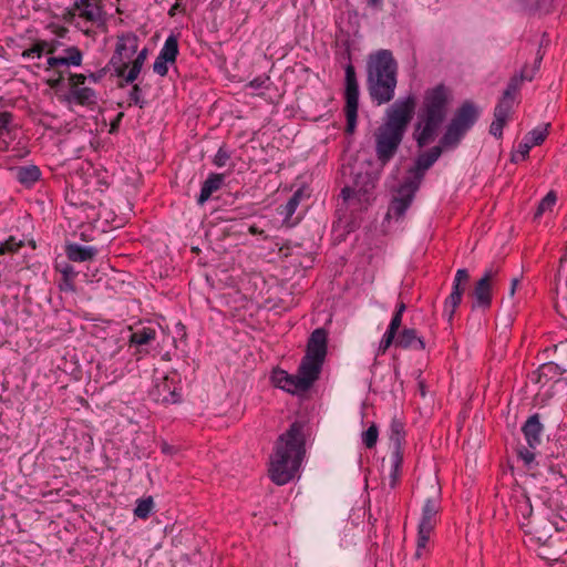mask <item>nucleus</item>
Returning <instances> with one entry per match:
<instances>
[{"instance_id":"1","label":"nucleus","mask_w":567,"mask_h":567,"mask_svg":"<svg viewBox=\"0 0 567 567\" xmlns=\"http://www.w3.org/2000/svg\"><path fill=\"white\" fill-rule=\"evenodd\" d=\"M306 427L305 421L296 420L275 442L269 477L276 485L289 483L299 471L306 454Z\"/></svg>"},{"instance_id":"2","label":"nucleus","mask_w":567,"mask_h":567,"mask_svg":"<svg viewBox=\"0 0 567 567\" xmlns=\"http://www.w3.org/2000/svg\"><path fill=\"white\" fill-rule=\"evenodd\" d=\"M415 107L416 99L413 94H410L398 99L386 109L384 122L374 132L375 154L383 164L396 154L413 118Z\"/></svg>"},{"instance_id":"3","label":"nucleus","mask_w":567,"mask_h":567,"mask_svg":"<svg viewBox=\"0 0 567 567\" xmlns=\"http://www.w3.org/2000/svg\"><path fill=\"white\" fill-rule=\"evenodd\" d=\"M449 95V89L443 83L425 91L413 132L419 147H424L436 138L440 127L446 120Z\"/></svg>"},{"instance_id":"4","label":"nucleus","mask_w":567,"mask_h":567,"mask_svg":"<svg viewBox=\"0 0 567 567\" xmlns=\"http://www.w3.org/2000/svg\"><path fill=\"white\" fill-rule=\"evenodd\" d=\"M422 179H399L389 186V204L388 210L383 218V224L390 223L391 219L401 221L412 206L415 195L420 189Z\"/></svg>"},{"instance_id":"5","label":"nucleus","mask_w":567,"mask_h":567,"mask_svg":"<svg viewBox=\"0 0 567 567\" xmlns=\"http://www.w3.org/2000/svg\"><path fill=\"white\" fill-rule=\"evenodd\" d=\"M520 431L527 445H520L516 450L517 457L523 461L527 471H537L540 461L537 460V453L535 451L542 445L545 432L542 414L536 412L529 415L523 423Z\"/></svg>"},{"instance_id":"6","label":"nucleus","mask_w":567,"mask_h":567,"mask_svg":"<svg viewBox=\"0 0 567 567\" xmlns=\"http://www.w3.org/2000/svg\"><path fill=\"white\" fill-rule=\"evenodd\" d=\"M480 109L472 101H465L455 111L440 143L445 148L456 147L466 132L477 122Z\"/></svg>"},{"instance_id":"7","label":"nucleus","mask_w":567,"mask_h":567,"mask_svg":"<svg viewBox=\"0 0 567 567\" xmlns=\"http://www.w3.org/2000/svg\"><path fill=\"white\" fill-rule=\"evenodd\" d=\"M435 488L434 493L429 496L422 507L421 518L417 525V540L415 558H421L423 549L430 539L431 533L434 530L441 512V487L432 486Z\"/></svg>"},{"instance_id":"8","label":"nucleus","mask_w":567,"mask_h":567,"mask_svg":"<svg viewBox=\"0 0 567 567\" xmlns=\"http://www.w3.org/2000/svg\"><path fill=\"white\" fill-rule=\"evenodd\" d=\"M344 115L347 120L346 133L353 134L357 127L359 109V83L355 69L352 63L344 68Z\"/></svg>"},{"instance_id":"9","label":"nucleus","mask_w":567,"mask_h":567,"mask_svg":"<svg viewBox=\"0 0 567 567\" xmlns=\"http://www.w3.org/2000/svg\"><path fill=\"white\" fill-rule=\"evenodd\" d=\"M377 179H353V185L344 186L340 197L347 207L358 205L359 210L365 212L377 198Z\"/></svg>"},{"instance_id":"10","label":"nucleus","mask_w":567,"mask_h":567,"mask_svg":"<svg viewBox=\"0 0 567 567\" xmlns=\"http://www.w3.org/2000/svg\"><path fill=\"white\" fill-rule=\"evenodd\" d=\"M499 272L501 267L494 265L484 270L482 277L475 282L473 290L470 292V297L473 298L471 306L472 310L480 309L482 311H486L492 307V284L497 278Z\"/></svg>"},{"instance_id":"11","label":"nucleus","mask_w":567,"mask_h":567,"mask_svg":"<svg viewBox=\"0 0 567 567\" xmlns=\"http://www.w3.org/2000/svg\"><path fill=\"white\" fill-rule=\"evenodd\" d=\"M398 62L392 52L386 49H380L368 55L367 59V79H391L398 78Z\"/></svg>"},{"instance_id":"12","label":"nucleus","mask_w":567,"mask_h":567,"mask_svg":"<svg viewBox=\"0 0 567 567\" xmlns=\"http://www.w3.org/2000/svg\"><path fill=\"white\" fill-rule=\"evenodd\" d=\"M151 396L157 403L164 405L178 404L183 401L181 377L176 372L165 374L157 379Z\"/></svg>"},{"instance_id":"13","label":"nucleus","mask_w":567,"mask_h":567,"mask_svg":"<svg viewBox=\"0 0 567 567\" xmlns=\"http://www.w3.org/2000/svg\"><path fill=\"white\" fill-rule=\"evenodd\" d=\"M324 360L303 355L297 370L299 389L308 392L319 380Z\"/></svg>"},{"instance_id":"14","label":"nucleus","mask_w":567,"mask_h":567,"mask_svg":"<svg viewBox=\"0 0 567 567\" xmlns=\"http://www.w3.org/2000/svg\"><path fill=\"white\" fill-rule=\"evenodd\" d=\"M324 360L303 355L297 370L299 389L308 392L319 380Z\"/></svg>"},{"instance_id":"15","label":"nucleus","mask_w":567,"mask_h":567,"mask_svg":"<svg viewBox=\"0 0 567 567\" xmlns=\"http://www.w3.org/2000/svg\"><path fill=\"white\" fill-rule=\"evenodd\" d=\"M398 84V78L391 79H379L375 78L367 79V89L372 102L377 105L386 104L393 100L395 95V89Z\"/></svg>"},{"instance_id":"16","label":"nucleus","mask_w":567,"mask_h":567,"mask_svg":"<svg viewBox=\"0 0 567 567\" xmlns=\"http://www.w3.org/2000/svg\"><path fill=\"white\" fill-rule=\"evenodd\" d=\"M156 337L157 330L152 326H138L135 329L131 328L128 348L134 349V355H145L150 353Z\"/></svg>"},{"instance_id":"17","label":"nucleus","mask_w":567,"mask_h":567,"mask_svg":"<svg viewBox=\"0 0 567 567\" xmlns=\"http://www.w3.org/2000/svg\"><path fill=\"white\" fill-rule=\"evenodd\" d=\"M328 353V331L324 328L315 329L308 338L306 355L326 360Z\"/></svg>"},{"instance_id":"18","label":"nucleus","mask_w":567,"mask_h":567,"mask_svg":"<svg viewBox=\"0 0 567 567\" xmlns=\"http://www.w3.org/2000/svg\"><path fill=\"white\" fill-rule=\"evenodd\" d=\"M311 192L309 185L305 183L293 192L285 205L278 207V213L280 216H284L285 223L290 220L302 200L310 198Z\"/></svg>"},{"instance_id":"19","label":"nucleus","mask_w":567,"mask_h":567,"mask_svg":"<svg viewBox=\"0 0 567 567\" xmlns=\"http://www.w3.org/2000/svg\"><path fill=\"white\" fill-rule=\"evenodd\" d=\"M101 186L109 187V183L106 179H72L70 184H68L66 187H70L72 193H79V199L80 204L84 205L86 203L85 198H80V196L83 194L85 197H90L93 195L94 192H103V188H100Z\"/></svg>"},{"instance_id":"20","label":"nucleus","mask_w":567,"mask_h":567,"mask_svg":"<svg viewBox=\"0 0 567 567\" xmlns=\"http://www.w3.org/2000/svg\"><path fill=\"white\" fill-rule=\"evenodd\" d=\"M271 381L275 386L291 393V394H302L306 393L305 390L299 389V382L297 374H290L285 370L275 369L271 373Z\"/></svg>"},{"instance_id":"21","label":"nucleus","mask_w":567,"mask_h":567,"mask_svg":"<svg viewBox=\"0 0 567 567\" xmlns=\"http://www.w3.org/2000/svg\"><path fill=\"white\" fill-rule=\"evenodd\" d=\"M444 146L441 143L432 148L419 154L415 159L412 172L415 174L414 177L422 176L441 156Z\"/></svg>"},{"instance_id":"22","label":"nucleus","mask_w":567,"mask_h":567,"mask_svg":"<svg viewBox=\"0 0 567 567\" xmlns=\"http://www.w3.org/2000/svg\"><path fill=\"white\" fill-rule=\"evenodd\" d=\"M395 347L401 349L424 350L425 341L423 337L417 336L414 328H403L398 334Z\"/></svg>"},{"instance_id":"23","label":"nucleus","mask_w":567,"mask_h":567,"mask_svg":"<svg viewBox=\"0 0 567 567\" xmlns=\"http://www.w3.org/2000/svg\"><path fill=\"white\" fill-rule=\"evenodd\" d=\"M565 369L555 362H546L533 372L532 380L536 383L545 385L549 381L558 380L559 375L565 373Z\"/></svg>"},{"instance_id":"24","label":"nucleus","mask_w":567,"mask_h":567,"mask_svg":"<svg viewBox=\"0 0 567 567\" xmlns=\"http://www.w3.org/2000/svg\"><path fill=\"white\" fill-rule=\"evenodd\" d=\"M406 432L404 423L398 417H393L390 423L389 439L392 444V454H403Z\"/></svg>"},{"instance_id":"25","label":"nucleus","mask_w":567,"mask_h":567,"mask_svg":"<svg viewBox=\"0 0 567 567\" xmlns=\"http://www.w3.org/2000/svg\"><path fill=\"white\" fill-rule=\"evenodd\" d=\"M99 254V249L93 246H82L80 244H68L65 246V255L69 260L83 262L94 259Z\"/></svg>"},{"instance_id":"26","label":"nucleus","mask_w":567,"mask_h":567,"mask_svg":"<svg viewBox=\"0 0 567 567\" xmlns=\"http://www.w3.org/2000/svg\"><path fill=\"white\" fill-rule=\"evenodd\" d=\"M138 41L140 39L135 33H123L117 37V42L114 51H116L118 55H122V58L127 60L137 52Z\"/></svg>"},{"instance_id":"27","label":"nucleus","mask_w":567,"mask_h":567,"mask_svg":"<svg viewBox=\"0 0 567 567\" xmlns=\"http://www.w3.org/2000/svg\"><path fill=\"white\" fill-rule=\"evenodd\" d=\"M55 269L62 275L59 281V289L65 292H74L76 290L74 278L78 275V271H75L74 267L71 264L64 261L56 262Z\"/></svg>"},{"instance_id":"28","label":"nucleus","mask_w":567,"mask_h":567,"mask_svg":"<svg viewBox=\"0 0 567 567\" xmlns=\"http://www.w3.org/2000/svg\"><path fill=\"white\" fill-rule=\"evenodd\" d=\"M65 101L75 102L82 106L93 107L96 105V93L91 87H79L71 90L69 95L65 96Z\"/></svg>"},{"instance_id":"29","label":"nucleus","mask_w":567,"mask_h":567,"mask_svg":"<svg viewBox=\"0 0 567 567\" xmlns=\"http://www.w3.org/2000/svg\"><path fill=\"white\" fill-rule=\"evenodd\" d=\"M532 81L533 80V74H528V68L527 65H525L522 71H520V74L517 75H513L508 83H507V86L505 89V91L503 92V97H508L513 101L516 100V96L520 90V85H522V82L523 81Z\"/></svg>"},{"instance_id":"30","label":"nucleus","mask_w":567,"mask_h":567,"mask_svg":"<svg viewBox=\"0 0 567 567\" xmlns=\"http://www.w3.org/2000/svg\"><path fill=\"white\" fill-rule=\"evenodd\" d=\"M224 186V179H205L202 184L199 195L196 198V203L203 206L209 199H215L214 194Z\"/></svg>"},{"instance_id":"31","label":"nucleus","mask_w":567,"mask_h":567,"mask_svg":"<svg viewBox=\"0 0 567 567\" xmlns=\"http://www.w3.org/2000/svg\"><path fill=\"white\" fill-rule=\"evenodd\" d=\"M147 54L148 49L144 48L137 53L136 58L132 61L131 66H128L127 69L128 71H126L124 75V82L126 84H132L134 83V81L137 80L142 71V68L147 59Z\"/></svg>"},{"instance_id":"32","label":"nucleus","mask_w":567,"mask_h":567,"mask_svg":"<svg viewBox=\"0 0 567 567\" xmlns=\"http://www.w3.org/2000/svg\"><path fill=\"white\" fill-rule=\"evenodd\" d=\"M102 0H90L83 4V9L78 10L79 17L90 22H97L102 19Z\"/></svg>"},{"instance_id":"33","label":"nucleus","mask_w":567,"mask_h":567,"mask_svg":"<svg viewBox=\"0 0 567 567\" xmlns=\"http://www.w3.org/2000/svg\"><path fill=\"white\" fill-rule=\"evenodd\" d=\"M161 59L174 63L178 55V40L175 35H169L159 51Z\"/></svg>"},{"instance_id":"34","label":"nucleus","mask_w":567,"mask_h":567,"mask_svg":"<svg viewBox=\"0 0 567 567\" xmlns=\"http://www.w3.org/2000/svg\"><path fill=\"white\" fill-rule=\"evenodd\" d=\"M391 457L392 466L390 472L389 486L391 489H394L400 482L403 465V454H392Z\"/></svg>"},{"instance_id":"35","label":"nucleus","mask_w":567,"mask_h":567,"mask_svg":"<svg viewBox=\"0 0 567 567\" xmlns=\"http://www.w3.org/2000/svg\"><path fill=\"white\" fill-rule=\"evenodd\" d=\"M153 508L154 499L152 496L138 498L134 508V515L140 519H147Z\"/></svg>"},{"instance_id":"36","label":"nucleus","mask_w":567,"mask_h":567,"mask_svg":"<svg viewBox=\"0 0 567 567\" xmlns=\"http://www.w3.org/2000/svg\"><path fill=\"white\" fill-rule=\"evenodd\" d=\"M549 126H550V124H546L543 127H536V128L532 130L530 132H528L525 135L524 140L530 146L540 145L546 140V137L548 135V127Z\"/></svg>"},{"instance_id":"37","label":"nucleus","mask_w":567,"mask_h":567,"mask_svg":"<svg viewBox=\"0 0 567 567\" xmlns=\"http://www.w3.org/2000/svg\"><path fill=\"white\" fill-rule=\"evenodd\" d=\"M557 195L555 190H549L546 196L538 203L534 214V219H538L546 210H551L556 204Z\"/></svg>"},{"instance_id":"38","label":"nucleus","mask_w":567,"mask_h":567,"mask_svg":"<svg viewBox=\"0 0 567 567\" xmlns=\"http://www.w3.org/2000/svg\"><path fill=\"white\" fill-rule=\"evenodd\" d=\"M463 295L451 292L444 301V313L447 315V319L452 322L456 308L461 305Z\"/></svg>"},{"instance_id":"39","label":"nucleus","mask_w":567,"mask_h":567,"mask_svg":"<svg viewBox=\"0 0 567 567\" xmlns=\"http://www.w3.org/2000/svg\"><path fill=\"white\" fill-rule=\"evenodd\" d=\"M213 163L218 168H225L231 166V152L226 146V144H223L215 155Z\"/></svg>"},{"instance_id":"40","label":"nucleus","mask_w":567,"mask_h":567,"mask_svg":"<svg viewBox=\"0 0 567 567\" xmlns=\"http://www.w3.org/2000/svg\"><path fill=\"white\" fill-rule=\"evenodd\" d=\"M13 177H40L41 171L37 165L14 166L10 168Z\"/></svg>"},{"instance_id":"41","label":"nucleus","mask_w":567,"mask_h":567,"mask_svg":"<svg viewBox=\"0 0 567 567\" xmlns=\"http://www.w3.org/2000/svg\"><path fill=\"white\" fill-rule=\"evenodd\" d=\"M514 102L515 101L508 97L502 96L494 109V116H501L502 118L508 121L513 110Z\"/></svg>"},{"instance_id":"42","label":"nucleus","mask_w":567,"mask_h":567,"mask_svg":"<svg viewBox=\"0 0 567 567\" xmlns=\"http://www.w3.org/2000/svg\"><path fill=\"white\" fill-rule=\"evenodd\" d=\"M126 59L122 58V55H118L116 51H114L109 65H112L114 68V74L117 78H122L124 80L125 72L127 71L130 63L125 61Z\"/></svg>"},{"instance_id":"43","label":"nucleus","mask_w":567,"mask_h":567,"mask_svg":"<svg viewBox=\"0 0 567 567\" xmlns=\"http://www.w3.org/2000/svg\"><path fill=\"white\" fill-rule=\"evenodd\" d=\"M379 437V429L375 423H372L365 431L362 432V443L367 449H373L377 445Z\"/></svg>"},{"instance_id":"44","label":"nucleus","mask_w":567,"mask_h":567,"mask_svg":"<svg viewBox=\"0 0 567 567\" xmlns=\"http://www.w3.org/2000/svg\"><path fill=\"white\" fill-rule=\"evenodd\" d=\"M49 47V42L44 40H37L31 48L22 52V58H41L45 49Z\"/></svg>"},{"instance_id":"45","label":"nucleus","mask_w":567,"mask_h":567,"mask_svg":"<svg viewBox=\"0 0 567 567\" xmlns=\"http://www.w3.org/2000/svg\"><path fill=\"white\" fill-rule=\"evenodd\" d=\"M66 55L63 56L66 61V65L80 66L82 63L83 54L78 47H69L65 50Z\"/></svg>"},{"instance_id":"46","label":"nucleus","mask_w":567,"mask_h":567,"mask_svg":"<svg viewBox=\"0 0 567 567\" xmlns=\"http://www.w3.org/2000/svg\"><path fill=\"white\" fill-rule=\"evenodd\" d=\"M12 113L4 111L0 112V137L4 138L6 135H10L12 131Z\"/></svg>"},{"instance_id":"47","label":"nucleus","mask_w":567,"mask_h":567,"mask_svg":"<svg viewBox=\"0 0 567 567\" xmlns=\"http://www.w3.org/2000/svg\"><path fill=\"white\" fill-rule=\"evenodd\" d=\"M396 334L385 331L377 351V355L384 354L388 349L394 343L395 344Z\"/></svg>"},{"instance_id":"48","label":"nucleus","mask_w":567,"mask_h":567,"mask_svg":"<svg viewBox=\"0 0 567 567\" xmlns=\"http://www.w3.org/2000/svg\"><path fill=\"white\" fill-rule=\"evenodd\" d=\"M533 146H530L525 140L520 142L517 146V150L512 154V162L524 161L526 156H528L529 151Z\"/></svg>"},{"instance_id":"49","label":"nucleus","mask_w":567,"mask_h":567,"mask_svg":"<svg viewBox=\"0 0 567 567\" xmlns=\"http://www.w3.org/2000/svg\"><path fill=\"white\" fill-rule=\"evenodd\" d=\"M507 121L502 118L501 116H494V121L489 126V133L496 138H501L503 135V128L506 125Z\"/></svg>"},{"instance_id":"50","label":"nucleus","mask_w":567,"mask_h":567,"mask_svg":"<svg viewBox=\"0 0 567 567\" xmlns=\"http://www.w3.org/2000/svg\"><path fill=\"white\" fill-rule=\"evenodd\" d=\"M130 101L143 109L146 104V101L142 97V89L140 84H133L132 90L130 92Z\"/></svg>"},{"instance_id":"51","label":"nucleus","mask_w":567,"mask_h":567,"mask_svg":"<svg viewBox=\"0 0 567 567\" xmlns=\"http://www.w3.org/2000/svg\"><path fill=\"white\" fill-rule=\"evenodd\" d=\"M86 79H89L87 75L82 73H69L68 81L70 91L81 87V85L85 83Z\"/></svg>"},{"instance_id":"52","label":"nucleus","mask_w":567,"mask_h":567,"mask_svg":"<svg viewBox=\"0 0 567 567\" xmlns=\"http://www.w3.org/2000/svg\"><path fill=\"white\" fill-rule=\"evenodd\" d=\"M168 63H171V62L161 59V55L158 54L153 64L154 72L161 76H166L168 73V66H167Z\"/></svg>"},{"instance_id":"53","label":"nucleus","mask_w":567,"mask_h":567,"mask_svg":"<svg viewBox=\"0 0 567 567\" xmlns=\"http://www.w3.org/2000/svg\"><path fill=\"white\" fill-rule=\"evenodd\" d=\"M21 244H17L13 237H10L4 243L0 245V254L13 252L17 251Z\"/></svg>"},{"instance_id":"54","label":"nucleus","mask_w":567,"mask_h":567,"mask_svg":"<svg viewBox=\"0 0 567 567\" xmlns=\"http://www.w3.org/2000/svg\"><path fill=\"white\" fill-rule=\"evenodd\" d=\"M402 318H403V316L393 312L391 321H390V323L388 326L386 331L392 332L394 334H398L399 330H400V328L402 326Z\"/></svg>"},{"instance_id":"55","label":"nucleus","mask_w":567,"mask_h":567,"mask_svg":"<svg viewBox=\"0 0 567 567\" xmlns=\"http://www.w3.org/2000/svg\"><path fill=\"white\" fill-rule=\"evenodd\" d=\"M55 73L56 78L47 81V84L53 90H58L64 83V73L60 70H55Z\"/></svg>"},{"instance_id":"56","label":"nucleus","mask_w":567,"mask_h":567,"mask_svg":"<svg viewBox=\"0 0 567 567\" xmlns=\"http://www.w3.org/2000/svg\"><path fill=\"white\" fill-rule=\"evenodd\" d=\"M269 81V76H257L251 80L247 86L254 90H259L266 87V83Z\"/></svg>"},{"instance_id":"57","label":"nucleus","mask_w":567,"mask_h":567,"mask_svg":"<svg viewBox=\"0 0 567 567\" xmlns=\"http://www.w3.org/2000/svg\"><path fill=\"white\" fill-rule=\"evenodd\" d=\"M48 68L47 71H50L51 69H55L61 65H66V61L63 56H50L47 60Z\"/></svg>"},{"instance_id":"58","label":"nucleus","mask_w":567,"mask_h":567,"mask_svg":"<svg viewBox=\"0 0 567 567\" xmlns=\"http://www.w3.org/2000/svg\"><path fill=\"white\" fill-rule=\"evenodd\" d=\"M456 282H462L466 285L470 280V272L465 268H461L456 271L455 277L453 279Z\"/></svg>"},{"instance_id":"59","label":"nucleus","mask_w":567,"mask_h":567,"mask_svg":"<svg viewBox=\"0 0 567 567\" xmlns=\"http://www.w3.org/2000/svg\"><path fill=\"white\" fill-rule=\"evenodd\" d=\"M107 73V66L105 68H102L101 70L96 71V72H90L87 74V78L93 81V82H100Z\"/></svg>"},{"instance_id":"60","label":"nucleus","mask_w":567,"mask_h":567,"mask_svg":"<svg viewBox=\"0 0 567 567\" xmlns=\"http://www.w3.org/2000/svg\"><path fill=\"white\" fill-rule=\"evenodd\" d=\"M187 337L186 333V327L179 321L175 324V337L174 339L178 338L179 340H185Z\"/></svg>"},{"instance_id":"61","label":"nucleus","mask_w":567,"mask_h":567,"mask_svg":"<svg viewBox=\"0 0 567 567\" xmlns=\"http://www.w3.org/2000/svg\"><path fill=\"white\" fill-rule=\"evenodd\" d=\"M543 56L544 55H543L542 50L539 48L538 51H537V55H536L535 62H534V66H533V69L530 71L528 70V74H533V76L535 75V73L539 70L540 63L543 61Z\"/></svg>"},{"instance_id":"62","label":"nucleus","mask_w":567,"mask_h":567,"mask_svg":"<svg viewBox=\"0 0 567 567\" xmlns=\"http://www.w3.org/2000/svg\"><path fill=\"white\" fill-rule=\"evenodd\" d=\"M464 291H465V285L453 280L451 292L464 295Z\"/></svg>"},{"instance_id":"63","label":"nucleus","mask_w":567,"mask_h":567,"mask_svg":"<svg viewBox=\"0 0 567 567\" xmlns=\"http://www.w3.org/2000/svg\"><path fill=\"white\" fill-rule=\"evenodd\" d=\"M124 116V113L120 112L117 115H116V118L111 123V130H110V133H114L115 131H117L118 128V124L122 120V117Z\"/></svg>"},{"instance_id":"64","label":"nucleus","mask_w":567,"mask_h":567,"mask_svg":"<svg viewBox=\"0 0 567 567\" xmlns=\"http://www.w3.org/2000/svg\"><path fill=\"white\" fill-rule=\"evenodd\" d=\"M161 451L164 453V454H168V455H172L174 452H175V447L169 445L168 443L166 442H163L162 445H161Z\"/></svg>"}]
</instances>
